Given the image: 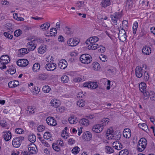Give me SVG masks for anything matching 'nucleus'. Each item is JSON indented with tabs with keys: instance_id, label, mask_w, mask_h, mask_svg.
I'll list each match as a JSON object with an SVG mask.
<instances>
[{
	"instance_id": "1",
	"label": "nucleus",
	"mask_w": 155,
	"mask_h": 155,
	"mask_svg": "<svg viewBox=\"0 0 155 155\" xmlns=\"http://www.w3.org/2000/svg\"><path fill=\"white\" fill-rule=\"evenodd\" d=\"M140 91L143 93L144 96L143 99L144 100L148 99L149 96V93L146 91V85L145 83H141L139 85Z\"/></svg>"
},
{
	"instance_id": "2",
	"label": "nucleus",
	"mask_w": 155,
	"mask_h": 155,
	"mask_svg": "<svg viewBox=\"0 0 155 155\" xmlns=\"http://www.w3.org/2000/svg\"><path fill=\"white\" fill-rule=\"evenodd\" d=\"M10 60V58L8 55H2L0 58V63L2 65L0 66V68L2 70L6 69V66L5 65L9 62Z\"/></svg>"
},
{
	"instance_id": "3",
	"label": "nucleus",
	"mask_w": 155,
	"mask_h": 155,
	"mask_svg": "<svg viewBox=\"0 0 155 155\" xmlns=\"http://www.w3.org/2000/svg\"><path fill=\"white\" fill-rule=\"evenodd\" d=\"M147 144L146 139L144 137L141 138L139 140L137 143V150L140 152L143 151L146 148Z\"/></svg>"
},
{
	"instance_id": "4",
	"label": "nucleus",
	"mask_w": 155,
	"mask_h": 155,
	"mask_svg": "<svg viewBox=\"0 0 155 155\" xmlns=\"http://www.w3.org/2000/svg\"><path fill=\"white\" fill-rule=\"evenodd\" d=\"M122 16L121 12H115L113 14L110 15V18L113 25H117V20L120 19Z\"/></svg>"
},
{
	"instance_id": "5",
	"label": "nucleus",
	"mask_w": 155,
	"mask_h": 155,
	"mask_svg": "<svg viewBox=\"0 0 155 155\" xmlns=\"http://www.w3.org/2000/svg\"><path fill=\"white\" fill-rule=\"evenodd\" d=\"M80 60L82 63L88 64L91 61L92 58L91 56L88 54H83L81 56Z\"/></svg>"
},
{
	"instance_id": "6",
	"label": "nucleus",
	"mask_w": 155,
	"mask_h": 155,
	"mask_svg": "<svg viewBox=\"0 0 155 155\" xmlns=\"http://www.w3.org/2000/svg\"><path fill=\"white\" fill-rule=\"evenodd\" d=\"M24 137L20 136L15 137L13 139L12 144L15 148L19 147L21 145V142L24 140Z\"/></svg>"
},
{
	"instance_id": "7",
	"label": "nucleus",
	"mask_w": 155,
	"mask_h": 155,
	"mask_svg": "<svg viewBox=\"0 0 155 155\" xmlns=\"http://www.w3.org/2000/svg\"><path fill=\"white\" fill-rule=\"evenodd\" d=\"M120 30L118 34V37L119 40L121 41L124 42L126 39V34L125 29L120 26Z\"/></svg>"
},
{
	"instance_id": "8",
	"label": "nucleus",
	"mask_w": 155,
	"mask_h": 155,
	"mask_svg": "<svg viewBox=\"0 0 155 155\" xmlns=\"http://www.w3.org/2000/svg\"><path fill=\"white\" fill-rule=\"evenodd\" d=\"M37 45L35 40H31L28 42L26 45V47L28 51H33L36 47Z\"/></svg>"
},
{
	"instance_id": "9",
	"label": "nucleus",
	"mask_w": 155,
	"mask_h": 155,
	"mask_svg": "<svg viewBox=\"0 0 155 155\" xmlns=\"http://www.w3.org/2000/svg\"><path fill=\"white\" fill-rule=\"evenodd\" d=\"M83 86L85 87H87L91 89H95L98 87L97 82H87L84 83Z\"/></svg>"
},
{
	"instance_id": "10",
	"label": "nucleus",
	"mask_w": 155,
	"mask_h": 155,
	"mask_svg": "<svg viewBox=\"0 0 155 155\" xmlns=\"http://www.w3.org/2000/svg\"><path fill=\"white\" fill-rule=\"evenodd\" d=\"M46 121L47 124L51 126H55L57 124L56 120L53 117H48L46 119Z\"/></svg>"
},
{
	"instance_id": "11",
	"label": "nucleus",
	"mask_w": 155,
	"mask_h": 155,
	"mask_svg": "<svg viewBox=\"0 0 155 155\" xmlns=\"http://www.w3.org/2000/svg\"><path fill=\"white\" fill-rule=\"evenodd\" d=\"M28 149L31 153L35 154L38 152V150L36 146L34 143L28 145Z\"/></svg>"
},
{
	"instance_id": "12",
	"label": "nucleus",
	"mask_w": 155,
	"mask_h": 155,
	"mask_svg": "<svg viewBox=\"0 0 155 155\" xmlns=\"http://www.w3.org/2000/svg\"><path fill=\"white\" fill-rule=\"evenodd\" d=\"M16 64L19 66L25 67L28 64V61L26 59H21L17 61Z\"/></svg>"
},
{
	"instance_id": "13",
	"label": "nucleus",
	"mask_w": 155,
	"mask_h": 155,
	"mask_svg": "<svg viewBox=\"0 0 155 155\" xmlns=\"http://www.w3.org/2000/svg\"><path fill=\"white\" fill-rule=\"evenodd\" d=\"M2 137L6 141H9L12 137L11 132L9 131H5L2 133Z\"/></svg>"
},
{
	"instance_id": "14",
	"label": "nucleus",
	"mask_w": 155,
	"mask_h": 155,
	"mask_svg": "<svg viewBox=\"0 0 155 155\" xmlns=\"http://www.w3.org/2000/svg\"><path fill=\"white\" fill-rule=\"evenodd\" d=\"M104 127L101 124H98L95 125L92 128V130L96 133L101 132L103 129Z\"/></svg>"
},
{
	"instance_id": "15",
	"label": "nucleus",
	"mask_w": 155,
	"mask_h": 155,
	"mask_svg": "<svg viewBox=\"0 0 155 155\" xmlns=\"http://www.w3.org/2000/svg\"><path fill=\"white\" fill-rule=\"evenodd\" d=\"M143 69L142 67L137 66L135 70L136 76L138 78H140L143 76Z\"/></svg>"
},
{
	"instance_id": "16",
	"label": "nucleus",
	"mask_w": 155,
	"mask_h": 155,
	"mask_svg": "<svg viewBox=\"0 0 155 155\" xmlns=\"http://www.w3.org/2000/svg\"><path fill=\"white\" fill-rule=\"evenodd\" d=\"M56 64L54 63H48L45 66V68L48 71H53L56 68Z\"/></svg>"
},
{
	"instance_id": "17",
	"label": "nucleus",
	"mask_w": 155,
	"mask_h": 155,
	"mask_svg": "<svg viewBox=\"0 0 155 155\" xmlns=\"http://www.w3.org/2000/svg\"><path fill=\"white\" fill-rule=\"evenodd\" d=\"M79 43V41L76 39L70 38L67 41V43L69 46H76Z\"/></svg>"
},
{
	"instance_id": "18",
	"label": "nucleus",
	"mask_w": 155,
	"mask_h": 155,
	"mask_svg": "<svg viewBox=\"0 0 155 155\" xmlns=\"http://www.w3.org/2000/svg\"><path fill=\"white\" fill-rule=\"evenodd\" d=\"M50 104L53 107L57 108L59 107L60 105L61 102L59 100L54 99L51 101Z\"/></svg>"
},
{
	"instance_id": "19",
	"label": "nucleus",
	"mask_w": 155,
	"mask_h": 155,
	"mask_svg": "<svg viewBox=\"0 0 155 155\" xmlns=\"http://www.w3.org/2000/svg\"><path fill=\"white\" fill-rule=\"evenodd\" d=\"M68 65L67 61L65 60H61L59 63L58 66L61 69H64L66 68Z\"/></svg>"
},
{
	"instance_id": "20",
	"label": "nucleus",
	"mask_w": 155,
	"mask_h": 155,
	"mask_svg": "<svg viewBox=\"0 0 155 155\" xmlns=\"http://www.w3.org/2000/svg\"><path fill=\"white\" fill-rule=\"evenodd\" d=\"M112 146L115 149L118 150H120L123 147L122 144L117 141L113 142Z\"/></svg>"
},
{
	"instance_id": "21",
	"label": "nucleus",
	"mask_w": 155,
	"mask_h": 155,
	"mask_svg": "<svg viewBox=\"0 0 155 155\" xmlns=\"http://www.w3.org/2000/svg\"><path fill=\"white\" fill-rule=\"evenodd\" d=\"M111 3L110 0H103L101 2V4L103 7L106 8L110 5Z\"/></svg>"
},
{
	"instance_id": "22",
	"label": "nucleus",
	"mask_w": 155,
	"mask_h": 155,
	"mask_svg": "<svg viewBox=\"0 0 155 155\" xmlns=\"http://www.w3.org/2000/svg\"><path fill=\"white\" fill-rule=\"evenodd\" d=\"M123 135L126 138H129L131 136V131L129 129H126L123 132Z\"/></svg>"
},
{
	"instance_id": "23",
	"label": "nucleus",
	"mask_w": 155,
	"mask_h": 155,
	"mask_svg": "<svg viewBox=\"0 0 155 155\" xmlns=\"http://www.w3.org/2000/svg\"><path fill=\"white\" fill-rule=\"evenodd\" d=\"M151 49L150 48L145 46L142 49V52L144 54L148 55L151 53Z\"/></svg>"
},
{
	"instance_id": "24",
	"label": "nucleus",
	"mask_w": 155,
	"mask_h": 155,
	"mask_svg": "<svg viewBox=\"0 0 155 155\" xmlns=\"http://www.w3.org/2000/svg\"><path fill=\"white\" fill-rule=\"evenodd\" d=\"M41 66L39 63H36L34 64L32 67V70L34 72H37L38 71L40 68Z\"/></svg>"
},
{
	"instance_id": "25",
	"label": "nucleus",
	"mask_w": 155,
	"mask_h": 155,
	"mask_svg": "<svg viewBox=\"0 0 155 155\" xmlns=\"http://www.w3.org/2000/svg\"><path fill=\"white\" fill-rule=\"evenodd\" d=\"M46 50V46L43 45H41L38 48V51L39 53L42 54L45 52Z\"/></svg>"
},
{
	"instance_id": "26",
	"label": "nucleus",
	"mask_w": 155,
	"mask_h": 155,
	"mask_svg": "<svg viewBox=\"0 0 155 155\" xmlns=\"http://www.w3.org/2000/svg\"><path fill=\"white\" fill-rule=\"evenodd\" d=\"M68 121L71 124H75L77 123V118L76 116L72 115L68 118Z\"/></svg>"
},
{
	"instance_id": "27",
	"label": "nucleus",
	"mask_w": 155,
	"mask_h": 155,
	"mask_svg": "<svg viewBox=\"0 0 155 155\" xmlns=\"http://www.w3.org/2000/svg\"><path fill=\"white\" fill-rule=\"evenodd\" d=\"M79 123L81 125L86 126H88L89 124V120L84 118L81 119L80 120Z\"/></svg>"
},
{
	"instance_id": "28",
	"label": "nucleus",
	"mask_w": 155,
	"mask_h": 155,
	"mask_svg": "<svg viewBox=\"0 0 155 155\" xmlns=\"http://www.w3.org/2000/svg\"><path fill=\"white\" fill-rule=\"evenodd\" d=\"M48 77V75L46 73L41 74H39L38 78L39 80H45Z\"/></svg>"
},
{
	"instance_id": "29",
	"label": "nucleus",
	"mask_w": 155,
	"mask_h": 155,
	"mask_svg": "<svg viewBox=\"0 0 155 155\" xmlns=\"http://www.w3.org/2000/svg\"><path fill=\"white\" fill-rule=\"evenodd\" d=\"M98 47V45L97 44L91 43L88 46V48L89 50H95Z\"/></svg>"
},
{
	"instance_id": "30",
	"label": "nucleus",
	"mask_w": 155,
	"mask_h": 155,
	"mask_svg": "<svg viewBox=\"0 0 155 155\" xmlns=\"http://www.w3.org/2000/svg\"><path fill=\"white\" fill-rule=\"evenodd\" d=\"M138 126L145 131H147V130H148V127L147 125L144 123L138 124Z\"/></svg>"
},
{
	"instance_id": "31",
	"label": "nucleus",
	"mask_w": 155,
	"mask_h": 155,
	"mask_svg": "<svg viewBox=\"0 0 155 155\" xmlns=\"http://www.w3.org/2000/svg\"><path fill=\"white\" fill-rule=\"evenodd\" d=\"M92 66L93 69L95 71L99 70L101 68L99 64L96 62L93 63L92 64Z\"/></svg>"
},
{
	"instance_id": "32",
	"label": "nucleus",
	"mask_w": 155,
	"mask_h": 155,
	"mask_svg": "<svg viewBox=\"0 0 155 155\" xmlns=\"http://www.w3.org/2000/svg\"><path fill=\"white\" fill-rule=\"evenodd\" d=\"M110 120L108 118H104L101 120V125L103 126H106L109 122Z\"/></svg>"
},
{
	"instance_id": "33",
	"label": "nucleus",
	"mask_w": 155,
	"mask_h": 155,
	"mask_svg": "<svg viewBox=\"0 0 155 155\" xmlns=\"http://www.w3.org/2000/svg\"><path fill=\"white\" fill-rule=\"evenodd\" d=\"M50 25L49 23H45L40 26V28L43 31L46 30L48 29L50 27Z\"/></svg>"
},
{
	"instance_id": "34",
	"label": "nucleus",
	"mask_w": 155,
	"mask_h": 155,
	"mask_svg": "<svg viewBox=\"0 0 155 155\" xmlns=\"http://www.w3.org/2000/svg\"><path fill=\"white\" fill-rule=\"evenodd\" d=\"M28 139L30 142L34 143L36 141V137L35 135L33 134H30L28 137Z\"/></svg>"
},
{
	"instance_id": "35",
	"label": "nucleus",
	"mask_w": 155,
	"mask_h": 155,
	"mask_svg": "<svg viewBox=\"0 0 155 155\" xmlns=\"http://www.w3.org/2000/svg\"><path fill=\"white\" fill-rule=\"evenodd\" d=\"M99 40V38L96 36H93L89 38V41H90L91 43H94L96 42Z\"/></svg>"
},
{
	"instance_id": "36",
	"label": "nucleus",
	"mask_w": 155,
	"mask_h": 155,
	"mask_svg": "<svg viewBox=\"0 0 155 155\" xmlns=\"http://www.w3.org/2000/svg\"><path fill=\"white\" fill-rule=\"evenodd\" d=\"M0 125L2 127L4 128H5L8 129L9 127L7 124V123L6 121L4 120H1L0 121Z\"/></svg>"
},
{
	"instance_id": "37",
	"label": "nucleus",
	"mask_w": 155,
	"mask_h": 155,
	"mask_svg": "<svg viewBox=\"0 0 155 155\" xmlns=\"http://www.w3.org/2000/svg\"><path fill=\"white\" fill-rule=\"evenodd\" d=\"M27 48H21L19 50V51L21 54L23 55L28 53L29 51L27 50Z\"/></svg>"
},
{
	"instance_id": "38",
	"label": "nucleus",
	"mask_w": 155,
	"mask_h": 155,
	"mask_svg": "<svg viewBox=\"0 0 155 155\" xmlns=\"http://www.w3.org/2000/svg\"><path fill=\"white\" fill-rule=\"evenodd\" d=\"M138 26V22L136 21H135L133 25V33L135 35L136 33L137 29Z\"/></svg>"
},
{
	"instance_id": "39",
	"label": "nucleus",
	"mask_w": 155,
	"mask_h": 155,
	"mask_svg": "<svg viewBox=\"0 0 155 155\" xmlns=\"http://www.w3.org/2000/svg\"><path fill=\"white\" fill-rule=\"evenodd\" d=\"M51 134L49 132H46L44 134V139L46 140L50 139V140H51Z\"/></svg>"
},
{
	"instance_id": "40",
	"label": "nucleus",
	"mask_w": 155,
	"mask_h": 155,
	"mask_svg": "<svg viewBox=\"0 0 155 155\" xmlns=\"http://www.w3.org/2000/svg\"><path fill=\"white\" fill-rule=\"evenodd\" d=\"M80 148L78 147H74L71 150L72 153L74 154H77L80 151Z\"/></svg>"
},
{
	"instance_id": "41",
	"label": "nucleus",
	"mask_w": 155,
	"mask_h": 155,
	"mask_svg": "<svg viewBox=\"0 0 155 155\" xmlns=\"http://www.w3.org/2000/svg\"><path fill=\"white\" fill-rule=\"evenodd\" d=\"M77 105L79 107H83L85 104V102L82 99L79 100L77 102Z\"/></svg>"
},
{
	"instance_id": "42",
	"label": "nucleus",
	"mask_w": 155,
	"mask_h": 155,
	"mask_svg": "<svg viewBox=\"0 0 155 155\" xmlns=\"http://www.w3.org/2000/svg\"><path fill=\"white\" fill-rule=\"evenodd\" d=\"M53 149L55 151L58 152L60 150V148L58 144L56 143H53L52 145Z\"/></svg>"
},
{
	"instance_id": "43",
	"label": "nucleus",
	"mask_w": 155,
	"mask_h": 155,
	"mask_svg": "<svg viewBox=\"0 0 155 155\" xmlns=\"http://www.w3.org/2000/svg\"><path fill=\"white\" fill-rule=\"evenodd\" d=\"M51 90V88L49 86L45 85L43 86L42 88V90L45 93H48Z\"/></svg>"
},
{
	"instance_id": "44",
	"label": "nucleus",
	"mask_w": 155,
	"mask_h": 155,
	"mask_svg": "<svg viewBox=\"0 0 155 155\" xmlns=\"http://www.w3.org/2000/svg\"><path fill=\"white\" fill-rule=\"evenodd\" d=\"M39 138L43 145L47 147H48L50 146L48 143L44 139H42L41 137H39Z\"/></svg>"
},
{
	"instance_id": "45",
	"label": "nucleus",
	"mask_w": 155,
	"mask_h": 155,
	"mask_svg": "<svg viewBox=\"0 0 155 155\" xmlns=\"http://www.w3.org/2000/svg\"><path fill=\"white\" fill-rule=\"evenodd\" d=\"M129 152L127 149H124L121 150L119 153V155H128Z\"/></svg>"
},
{
	"instance_id": "46",
	"label": "nucleus",
	"mask_w": 155,
	"mask_h": 155,
	"mask_svg": "<svg viewBox=\"0 0 155 155\" xmlns=\"http://www.w3.org/2000/svg\"><path fill=\"white\" fill-rule=\"evenodd\" d=\"M68 80V78L66 75H64L61 77V81L63 83H67Z\"/></svg>"
},
{
	"instance_id": "47",
	"label": "nucleus",
	"mask_w": 155,
	"mask_h": 155,
	"mask_svg": "<svg viewBox=\"0 0 155 155\" xmlns=\"http://www.w3.org/2000/svg\"><path fill=\"white\" fill-rule=\"evenodd\" d=\"M113 133V131L112 130L110 129H108L107 130L106 133V136L107 137L108 139L109 137H111L110 135H112V134Z\"/></svg>"
},
{
	"instance_id": "48",
	"label": "nucleus",
	"mask_w": 155,
	"mask_h": 155,
	"mask_svg": "<svg viewBox=\"0 0 155 155\" xmlns=\"http://www.w3.org/2000/svg\"><path fill=\"white\" fill-rule=\"evenodd\" d=\"M106 149L107 150V153H111L114 152V150L113 149L109 146H107Z\"/></svg>"
},
{
	"instance_id": "49",
	"label": "nucleus",
	"mask_w": 155,
	"mask_h": 155,
	"mask_svg": "<svg viewBox=\"0 0 155 155\" xmlns=\"http://www.w3.org/2000/svg\"><path fill=\"white\" fill-rule=\"evenodd\" d=\"M22 33V31L20 29L16 30L14 33L15 36L16 37L20 36Z\"/></svg>"
},
{
	"instance_id": "50",
	"label": "nucleus",
	"mask_w": 155,
	"mask_h": 155,
	"mask_svg": "<svg viewBox=\"0 0 155 155\" xmlns=\"http://www.w3.org/2000/svg\"><path fill=\"white\" fill-rule=\"evenodd\" d=\"M99 58L100 60L102 61L105 62L107 60V57L104 55L101 54Z\"/></svg>"
},
{
	"instance_id": "51",
	"label": "nucleus",
	"mask_w": 155,
	"mask_h": 155,
	"mask_svg": "<svg viewBox=\"0 0 155 155\" xmlns=\"http://www.w3.org/2000/svg\"><path fill=\"white\" fill-rule=\"evenodd\" d=\"M128 21L126 20H124L122 22V26L121 27L125 29H126V27H128Z\"/></svg>"
},
{
	"instance_id": "52",
	"label": "nucleus",
	"mask_w": 155,
	"mask_h": 155,
	"mask_svg": "<svg viewBox=\"0 0 155 155\" xmlns=\"http://www.w3.org/2000/svg\"><path fill=\"white\" fill-rule=\"evenodd\" d=\"M64 31L65 33L67 34H69L71 33V29L67 27H66L65 28Z\"/></svg>"
},
{
	"instance_id": "53",
	"label": "nucleus",
	"mask_w": 155,
	"mask_h": 155,
	"mask_svg": "<svg viewBox=\"0 0 155 155\" xmlns=\"http://www.w3.org/2000/svg\"><path fill=\"white\" fill-rule=\"evenodd\" d=\"M84 135H85L86 136V137H87V138H88L89 139H90L92 137V135L91 134V133L88 131H87L85 133H84Z\"/></svg>"
},
{
	"instance_id": "54",
	"label": "nucleus",
	"mask_w": 155,
	"mask_h": 155,
	"mask_svg": "<svg viewBox=\"0 0 155 155\" xmlns=\"http://www.w3.org/2000/svg\"><path fill=\"white\" fill-rule=\"evenodd\" d=\"M35 108L34 107L32 106H29L28 107V110H27L28 111L29 110H32V111H31V110H30L29 111V113H34L35 111H34L35 110Z\"/></svg>"
},
{
	"instance_id": "55",
	"label": "nucleus",
	"mask_w": 155,
	"mask_h": 155,
	"mask_svg": "<svg viewBox=\"0 0 155 155\" xmlns=\"http://www.w3.org/2000/svg\"><path fill=\"white\" fill-rule=\"evenodd\" d=\"M84 3L83 2L80 1L78 2L76 5V7L78 9H79L82 7L83 4Z\"/></svg>"
},
{
	"instance_id": "56",
	"label": "nucleus",
	"mask_w": 155,
	"mask_h": 155,
	"mask_svg": "<svg viewBox=\"0 0 155 155\" xmlns=\"http://www.w3.org/2000/svg\"><path fill=\"white\" fill-rule=\"evenodd\" d=\"M4 35L6 37L8 38V39H12L13 37V36L12 35L8 33L7 32H5L4 33Z\"/></svg>"
},
{
	"instance_id": "57",
	"label": "nucleus",
	"mask_w": 155,
	"mask_h": 155,
	"mask_svg": "<svg viewBox=\"0 0 155 155\" xmlns=\"http://www.w3.org/2000/svg\"><path fill=\"white\" fill-rule=\"evenodd\" d=\"M132 2L131 1L128 0L126 4V7L129 8H130L132 6Z\"/></svg>"
},
{
	"instance_id": "58",
	"label": "nucleus",
	"mask_w": 155,
	"mask_h": 155,
	"mask_svg": "<svg viewBox=\"0 0 155 155\" xmlns=\"http://www.w3.org/2000/svg\"><path fill=\"white\" fill-rule=\"evenodd\" d=\"M45 127L43 125H40L38 127L37 130L39 132L43 131L45 129Z\"/></svg>"
},
{
	"instance_id": "59",
	"label": "nucleus",
	"mask_w": 155,
	"mask_h": 155,
	"mask_svg": "<svg viewBox=\"0 0 155 155\" xmlns=\"http://www.w3.org/2000/svg\"><path fill=\"white\" fill-rule=\"evenodd\" d=\"M144 79L145 81H148L149 78V74L146 71H145L144 73Z\"/></svg>"
},
{
	"instance_id": "60",
	"label": "nucleus",
	"mask_w": 155,
	"mask_h": 155,
	"mask_svg": "<svg viewBox=\"0 0 155 155\" xmlns=\"http://www.w3.org/2000/svg\"><path fill=\"white\" fill-rule=\"evenodd\" d=\"M15 132L17 134H22L23 130L21 128H17L16 129Z\"/></svg>"
},
{
	"instance_id": "61",
	"label": "nucleus",
	"mask_w": 155,
	"mask_h": 155,
	"mask_svg": "<svg viewBox=\"0 0 155 155\" xmlns=\"http://www.w3.org/2000/svg\"><path fill=\"white\" fill-rule=\"evenodd\" d=\"M8 86L9 87L11 88L15 87V85L14 81H12L9 82L8 83Z\"/></svg>"
},
{
	"instance_id": "62",
	"label": "nucleus",
	"mask_w": 155,
	"mask_h": 155,
	"mask_svg": "<svg viewBox=\"0 0 155 155\" xmlns=\"http://www.w3.org/2000/svg\"><path fill=\"white\" fill-rule=\"evenodd\" d=\"M35 90L33 91L34 94H38L39 93L40 91V89L38 88V87H35L34 88Z\"/></svg>"
},
{
	"instance_id": "63",
	"label": "nucleus",
	"mask_w": 155,
	"mask_h": 155,
	"mask_svg": "<svg viewBox=\"0 0 155 155\" xmlns=\"http://www.w3.org/2000/svg\"><path fill=\"white\" fill-rule=\"evenodd\" d=\"M110 80H108L107 81V87L106 89L107 90H109L110 89Z\"/></svg>"
},
{
	"instance_id": "64",
	"label": "nucleus",
	"mask_w": 155,
	"mask_h": 155,
	"mask_svg": "<svg viewBox=\"0 0 155 155\" xmlns=\"http://www.w3.org/2000/svg\"><path fill=\"white\" fill-rule=\"evenodd\" d=\"M64 38L61 35H60L58 38V40L59 41L62 42L64 41Z\"/></svg>"
}]
</instances>
